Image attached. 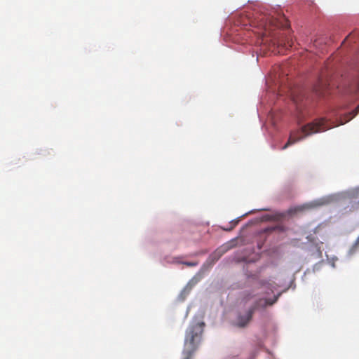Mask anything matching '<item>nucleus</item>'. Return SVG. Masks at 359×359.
Returning <instances> with one entry per match:
<instances>
[{
	"mask_svg": "<svg viewBox=\"0 0 359 359\" xmlns=\"http://www.w3.org/2000/svg\"><path fill=\"white\" fill-rule=\"evenodd\" d=\"M357 114V111L353 110L344 116L341 115L336 122H332L320 117L314 121L302 123L299 124V128L297 130L292 131L290 134L287 142L281 147L280 149H287L289 146L304 139L312 134L325 131L335 126L345 124L350 121Z\"/></svg>",
	"mask_w": 359,
	"mask_h": 359,
	"instance_id": "obj_1",
	"label": "nucleus"
},
{
	"mask_svg": "<svg viewBox=\"0 0 359 359\" xmlns=\"http://www.w3.org/2000/svg\"><path fill=\"white\" fill-rule=\"evenodd\" d=\"M351 55L348 57L349 68L353 72L344 83V92L351 99H359V30L350 33L342 41Z\"/></svg>",
	"mask_w": 359,
	"mask_h": 359,
	"instance_id": "obj_2",
	"label": "nucleus"
},
{
	"mask_svg": "<svg viewBox=\"0 0 359 359\" xmlns=\"http://www.w3.org/2000/svg\"><path fill=\"white\" fill-rule=\"evenodd\" d=\"M348 199L351 201L359 200V186L327 194L302 205L292 206L288 208L285 212L276 213V215H279L282 217L285 215L292 216L307 209L316 208L330 204L339 203Z\"/></svg>",
	"mask_w": 359,
	"mask_h": 359,
	"instance_id": "obj_3",
	"label": "nucleus"
},
{
	"mask_svg": "<svg viewBox=\"0 0 359 359\" xmlns=\"http://www.w3.org/2000/svg\"><path fill=\"white\" fill-rule=\"evenodd\" d=\"M205 327V322L198 320L196 317L190 321L185 331L181 359H191L192 355L201 343Z\"/></svg>",
	"mask_w": 359,
	"mask_h": 359,
	"instance_id": "obj_4",
	"label": "nucleus"
},
{
	"mask_svg": "<svg viewBox=\"0 0 359 359\" xmlns=\"http://www.w3.org/2000/svg\"><path fill=\"white\" fill-rule=\"evenodd\" d=\"M269 306L264 297L256 299L247 308L237 311L229 324L233 328L245 329L248 327L256 311L264 309Z\"/></svg>",
	"mask_w": 359,
	"mask_h": 359,
	"instance_id": "obj_5",
	"label": "nucleus"
},
{
	"mask_svg": "<svg viewBox=\"0 0 359 359\" xmlns=\"http://www.w3.org/2000/svg\"><path fill=\"white\" fill-rule=\"evenodd\" d=\"M277 16L273 15L268 9L264 13L258 17V26L266 33L272 32L275 28H287L289 27L287 20L285 15L280 11H276Z\"/></svg>",
	"mask_w": 359,
	"mask_h": 359,
	"instance_id": "obj_6",
	"label": "nucleus"
},
{
	"mask_svg": "<svg viewBox=\"0 0 359 359\" xmlns=\"http://www.w3.org/2000/svg\"><path fill=\"white\" fill-rule=\"evenodd\" d=\"M243 261L245 263V265L243 266V272L248 281L251 283L253 287L263 290L266 295L273 294L276 286L271 283V280L259 279L258 274L253 273L251 271L248 269V265L254 263V261L252 259H244Z\"/></svg>",
	"mask_w": 359,
	"mask_h": 359,
	"instance_id": "obj_7",
	"label": "nucleus"
},
{
	"mask_svg": "<svg viewBox=\"0 0 359 359\" xmlns=\"http://www.w3.org/2000/svg\"><path fill=\"white\" fill-rule=\"evenodd\" d=\"M334 85L329 75L318 74L311 88L314 95L321 97L330 93Z\"/></svg>",
	"mask_w": 359,
	"mask_h": 359,
	"instance_id": "obj_8",
	"label": "nucleus"
},
{
	"mask_svg": "<svg viewBox=\"0 0 359 359\" xmlns=\"http://www.w3.org/2000/svg\"><path fill=\"white\" fill-rule=\"evenodd\" d=\"M309 244L306 248V251L308 252L309 259H318L323 257V250L321 249L322 242L316 243L311 235L306 236Z\"/></svg>",
	"mask_w": 359,
	"mask_h": 359,
	"instance_id": "obj_9",
	"label": "nucleus"
},
{
	"mask_svg": "<svg viewBox=\"0 0 359 359\" xmlns=\"http://www.w3.org/2000/svg\"><path fill=\"white\" fill-rule=\"evenodd\" d=\"M294 280H295V278L294 276H293V278L290 280V283L286 285V281L285 280H283V281H279V283L278 284H276V286L278 287H285L284 289L280 292H278V293H276V294H274L273 296V297H264L265 299V300L267 302V304L269 306H273L274 304H276L277 302V301L278 300V299L280 298V297L285 292H286L290 288H291L292 290H294L295 288H296V284L294 283Z\"/></svg>",
	"mask_w": 359,
	"mask_h": 359,
	"instance_id": "obj_10",
	"label": "nucleus"
},
{
	"mask_svg": "<svg viewBox=\"0 0 359 359\" xmlns=\"http://www.w3.org/2000/svg\"><path fill=\"white\" fill-rule=\"evenodd\" d=\"M181 257H170L168 256H165L161 260V263L163 265H165V264H179L189 267L196 266L198 265L197 262L182 261L181 260Z\"/></svg>",
	"mask_w": 359,
	"mask_h": 359,
	"instance_id": "obj_11",
	"label": "nucleus"
},
{
	"mask_svg": "<svg viewBox=\"0 0 359 359\" xmlns=\"http://www.w3.org/2000/svg\"><path fill=\"white\" fill-rule=\"evenodd\" d=\"M286 231V227L282 224H273L268 226L260 230L259 232V234H269L273 231L278 232H285Z\"/></svg>",
	"mask_w": 359,
	"mask_h": 359,
	"instance_id": "obj_12",
	"label": "nucleus"
},
{
	"mask_svg": "<svg viewBox=\"0 0 359 359\" xmlns=\"http://www.w3.org/2000/svg\"><path fill=\"white\" fill-rule=\"evenodd\" d=\"M203 278V269H201L185 285L190 290Z\"/></svg>",
	"mask_w": 359,
	"mask_h": 359,
	"instance_id": "obj_13",
	"label": "nucleus"
},
{
	"mask_svg": "<svg viewBox=\"0 0 359 359\" xmlns=\"http://www.w3.org/2000/svg\"><path fill=\"white\" fill-rule=\"evenodd\" d=\"M257 211H272V209L271 208H269V207L262 208H259V209H252V210H249L248 212L244 213L243 215H241L239 217H237L235 219H231L229 222V224L233 226V227H234L235 226H236L238 224V222L240 221V219L241 217H243L246 216L248 214H250V213H252V212H255Z\"/></svg>",
	"mask_w": 359,
	"mask_h": 359,
	"instance_id": "obj_14",
	"label": "nucleus"
},
{
	"mask_svg": "<svg viewBox=\"0 0 359 359\" xmlns=\"http://www.w3.org/2000/svg\"><path fill=\"white\" fill-rule=\"evenodd\" d=\"M191 290L186 286L180 291V294L177 297V300L179 302H184L187 296L189 294Z\"/></svg>",
	"mask_w": 359,
	"mask_h": 359,
	"instance_id": "obj_15",
	"label": "nucleus"
},
{
	"mask_svg": "<svg viewBox=\"0 0 359 359\" xmlns=\"http://www.w3.org/2000/svg\"><path fill=\"white\" fill-rule=\"evenodd\" d=\"M359 245V242H358V238L355 241V242L353 243L350 249L348 250L347 252V257L349 258L352 257L353 255H355L357 252L358 245Z\"/></svg>",
	"mask_w": 359,
	"mask_h": 359,
	"instance_id": "obj_16",
	"label": "nucleus"
},
{
	"mask_svg": "<svg viewBox=\"0 0 359 359\" xmlns=\"http://www.w3.org/2000/svg\"><path fill=\"white\" fill-rule=\"evenodd\" d=\"M359 245V242H358V238L355 241V242L353 243L350 249L348 250L347 252V257L349 258L352 257L353 255H355L357 252L358 245Z\"/></svg>",
	"mask_w": 359,
	"mask_h": 359,
	"instance_id": "obj_17",
	"label": "nucleus"
},
{
	"mask_svg": "<svg viewBox=\"0 0 359 359\" xmlns=\"http://www.w3.org/2000/svg\"><path fill=\"white\" fill-rule=\"evenodd\" d=\"M255 296L254 291H245L242 302L247 304L252 298Z\"/></svg>",
	"mask_w": 359,
	"mask_h": 359,
	"instance_id": "obj_18",
	"label": "nucleus"
},
{
	"mask_svg": "<svg viewBox=\"0 0 359 359\" xmlns=\"http://www.w3.org/2000/svg\"><path fill=\"white\" fill-rule=\"evenodd\" d=\"M262 348V345L255 347L250 353V355L247 359H255Z\"/></svg>",
	"mask_w": 359,
	"mask_h": 359,
	"instance_id": "obj_19",
	"label": "nucleus"
},
{
	"mask_svg": "<svg viewBox=\"0 0 359 359\" xmlns=\"http://www.w3.org/2000/svg\"><path fill=\"white\" fill-rule=\"evenodd\" d=\"M324 262H325L324 259L323 258H321V259H320V260L318 262L314 264L312 267V272L315 273L316 271H320Z\"/></svg>",
	"mask_w": 359,
	"mask_h": 359,
	"instance_id": "obj_20",
	"label": "nucleus"
},
{
	"mask_svg": "<svg viewBox=\"0 0 359 359\" xmlns=\"http://www.w3.org/2000/svg\"><path fill=\"white\" fill-rule=\"evenodd\" d=\"M269 118L271 126L274 128L275 130H278V127L277 126L276 120L275 116L272 114V112H270Z\"/></svg>",
	"mask_w": 359,
	"mask_h": 359,
	"instance_id": "obj_21",
	"label": "nucleus"
},
{
	"mask_svg": "<svg viewBox=\"0 0 359 359\" xmlns=\"http://www.w3.org/2000/svg\"><path fill=\"white\" fill-rule=\"evenodd\" d=\"M273 219V215H269V214H265V215H263L261 217V220L262 221H264V222H267V221H270L271 219Z\"/></svg>",
	"mask_w": 359,
	"mask_h": 359,
	"instance_id": "obj_22",
	"label": "nucleus"
},
{
	"mask_svg": "<svg viewBox=\"0 0 359 359\" xmlns=\"http://www.w3.org/2000/svg\"><path fill=\"white\" fill-rule=\"evenodd\" d=\"M300 2L305 3L309 6H312L313 4H314L312 0H295V3L297 4H299Z\"/></svg>",
	"mask_w": 359,
	"mask_h": 359,
	"instance_id": "obj_23",
	"label": "nucleus"
},
{
	"mask_svg": "<svg viewBox=\"0 0 359 359\" xmlns=\"http://www.w3.org/2000/svg\"><path fill=\"white\" fill-rule=\"evenodd\" d=\"M325 257H326V261H327V264H329L331 267L334 269L336 267L334 262L330 260V258L329 257V256L327 253H325Z\"/></svg>",
	"mask_w": 359,
	"mask_h": 359,
	"instance_id": "obj_24",
	"label": "nucleus"
},
{
	"mask_svg": "<svg viewBox=\"0 0 359 359\" xmlns=\"http://www.w3.org/2000/svg\"><path fill=\"white\" fill-rule=\"evenodd\" d=\"M264 242H265V239L264 240H259V241H257V248L258 250H262L263 246H264Z\"/></svg>",
	"mask_w": 359,
	"mask_h": 359,
	"instance_id": "obj_25",
	"label": "nucleus"
},
{
	"mask_svg": "<svg viewBox=\"0 0 359 359\" xmlns=\"http://www.w3.org/2000/svg\"><path fill=\"white\" fill-rule=\"evenodd\" d=\"M256 222V220H254V219H250L248 221V222H246L241 228V231L245 229L247 226H248L250 224H255Z\"/></svg>",
	"mask_w": 359,
	"mask_h": 359,
	"instance_id": "obj_26",
	"label": "nucleus"
},
{
	"mask_svg": "<svg viewBox=\"0 0 359 359\" xmlns=\"http://www.w3.org/2000/svg\"><path fill=\"white\" fill-rule=\"evenodd\" d=\"M36 153L39 155L45 156L46 154H49V151L47 149H37Z\"/></svg>",
	"mask_w": 359,
	"mask_h": 359,
	"instance_id": "obj_27",
	"label": "nucleus"
},
{
	"mask_svg": "<svg viewBox=\"0 0 359 359\" xmlns=\"http://www.w3.org/2000/svg\"><path fill=\"white\" fill-rule=\"evenodd\" d=\"M233 228H234V227H233V226H232V225H231V224H230V225H229L227 227H223L222 229H223L224 231H231Z\"/></svg>",
	"mask_w": 359,
	"mask_h": 359,
	"instance_id": "obj_28",
	"label": "nucleus"
},
{
	"mask_svg": "<svg viewBox=\"0 0 359 359\" xmlns=\"http://www.w3.org/2000/svg\"><path fill=\"white\" fill-rule=\"evenodd\" d=\"M337 259H338V258L336 256H333L332 258H330V260L333 261V262H335Z\"/></svg>",
	"mask_w": 359,
	"mask_h": 359,
	"instance_id": "obj_29",
	"label": "nucleus"
},
{
	"mask_svg": "<svg viewBox=\"0 0 359 359\" xmlns=\"http://www.w3.org/2000/svg\"><path fill=\"white\" fill-rule=\"evenodd\" d=\"M287 43H288L289 46H292V40L287 39Z\"/></svg>",
	"mask_w": 359,
	"mask_h": 359,
	"instance_id": "obj_30",
	"label": "nucleus"
},
{
	"mask_svg": "<svg viewBox=\"0 0 359 359\" xmlns=\"http://www.w3.org/2000/svg\"><path fill=\"white\" fill-rule=\"evenodd\" d=\"M309 269H308L305 272H304V274H303V276H302V279H303V278H304V277L305 276L306 273L307 272H309Z\"/></svg>",
	"mask_w": 359,
	"mask_h": 359,
	"instance_id": "obj_31",
	"label": "nucleus"
},
{
	"mask_svg": "<svg viewBox=\"0 0 359 359\" xmlns=\"http://www.w3.org/2000/svg\"><path fill=\"white\" fill-rule=\"evenodd\" d=\"M189 308L188 307L186 311L185 317L188 315Z\"/></svg>",
	"mask_w": 359,
	"mask_h": 359,
	"instance_id": "obj_32",
	"label": "nucleus"
},
{
	"mask_svg": "<svg viewBox=\"0 0 359 359\" xmlns=\"http://www.w3.org/2000/svg\"><path fill=\"white\" fill-rule=\"evenodd\" d=\"M280 6L279 5H276V7H271L272 9H276V8H278Z\"/></svg>",
	"mask_w": 359,
	"mask_h": 359,
	"instance_id": "obj_33",
	"label": "nucleus"
},
{
	"mask_svg": "<svg viewBox=\"0 0 359 359\" xmlns=\"http://www.w3.org/2000/svg\"><path fill=\"white\" fill-rule=\"evenodd\" d=\"M264 80H265L266 86H267V81L265 77L264 78Z\"/></svg>",
	"mask_w": 359,
	"mask_h": 359,
	"instance_id": "obj_34",
	"label": "nucleus"
},
{
	"mask_svg": "<svg viewBox=\"0 0 359 359\" xmlns=\"http://www.w3.org/2000/svg\"><path fill=\"white\" fill-rule=\"evenodd\" d=\"M236 238H237V237H236V238H232V239L231 240V241H234Z\"/></svg>",
	"mask_w": 359,
	"mask_h": 359,
	"instance_id": "obj_35",
	"label": "nucleus"
},
{
	"mask_svg": "<svg viewBox=\"0 0 359 359\" xmlns=\"http://www.w3.org/2000/svg\"><path fill=\"white\" fill-rule=\"evenodd\" d=\"M270 135L273 137V134H271V132H269Z\"/></svg>",
	"mask_w": 359,
	"mask_h": 359,
	"instance_id": "obj_36",
	"label": "nucleus"
},
{
	"mask_svg": "<svg viewBox=\"0 0 359 359\" xmlns=\"http://www.w3.org/2000/svg\"><path fill=\"white\" fill-rule=\"evenodd\" d=\"M266 351H267L269 353L271 354V353L269 352V349H266Z\"/></svg>",
	"mask_w": 359,
	"mask_h": 359,
	"instance_id": "obj_37",
	"label": "nucleus"
},
{
	"mask_svg": "<svg viewBox=\"0 0 359 359\" xmlns=\"http://www.w3.org/2000/svg\"><path fill=\"white\" fill-rule=\"evenodd\" d=\"M357 238H358V242H359V236H358V237Z\"/></svg>",
	"mask_w": 359,
	"mask_h": 359,
	"instance_id": "obj_38",
	"label": "nucleus"
},
{
	"mask_svg": "<svg viewBox=\"0 0 359 359\" xmlns=\"http://www.w3.org/2000/svg\"><path fill=\"white\" fill-rule=\"evenodd\" d=\"M357 108H359V104L357 106Z\"/></svg>",
	"mask_w": 359,
	"mask_h": 359,
	"instance_id": "obj_39",
	"label": "nucleus"
}]
</instances>
